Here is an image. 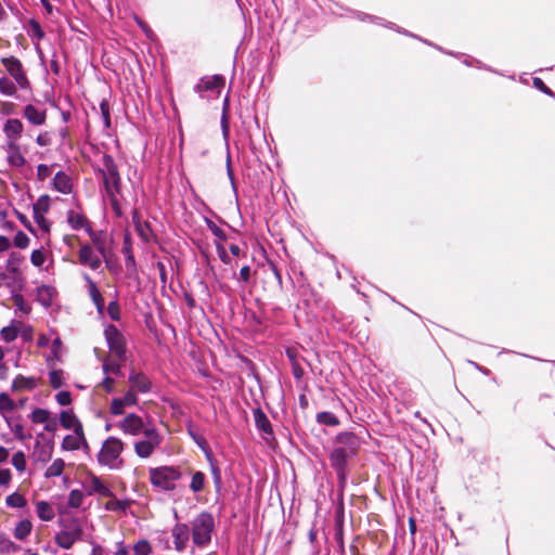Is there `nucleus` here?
Returning a JSON list of instances; mask_svg holds the SVG:
<instances>
[{"instance_id":"ddd939ff","label":"nucleus","mask_w":555,"mask_h":555,"mask_svg":"<svg viewBox=\"0 0 555 555\" xmlns=\"http://www.w3.org/2000/svg\"><path fill=\"white\" fill-rule=\"evenodd\" d=\"M23 124L20 119L10 118L3 125V133L7 142H18L23 132Z\"/></svg>"},{"instance_id":"c85d7f7f","label":"nucleus","mask_w":555,"mask_h":555,"mask_svg":"<svg viewBox=\"0 0 555 555\" xmlns=\"http://www.w3.org/2000/svg\"><path fill=\"white\" fill-rule=\"evenodd\" d=\"M224 85V79L221 76H211L202 80L201 87L206 90H220Z\"/></svg>"},{"instance_id":"2eb2a0df","label":"nucleus","mask_w":555,"mask_h":555,"mask_svg":"<svg viewBox=\"0 0 555 555\" xmlns=\"http://www.w3.org/2000/svg\"><path fill=\"white\" fill-rule=\"evenodd\" d=\"M60 424L64 429L67 430H80L83 429L81 422L76 416L72 409L63 410L59 415Z\"/></svg>"},{"instance_id":"c9c22d12","label":"nucleus","mask_w":555,"mask_h":555,"mask_svg":"<svg viewBox=\"0 0 555 555\" xmlns=\"http://www.w3.org/2000/svg\"><path fill=\"white\" fill-rule=\"evenodd\" d=\"M129 506L127 501H120L112 498L105 503V509L111 512H125Z\"/></svg>"},{"instance_id":"a211bd4d","label":"nucleus","mask_w":555,"mask_h":555,"mask_svg":"<svg viewBox=\"0 0 555 555\" xmlns=\"http://www.w3.org/2000/svg\"><path fill=\"white\" fill-rule=\"evenodd\" d=\"M39 378L34 376L17 375L12 382V390L14 391H26L33 390L37 387Z\"/></svg>"},{"instance_id":"4d7b16f0","label":"nucleus","mask_w":555,"mask_h":555,"mask_svg":"<svg viewBox=\"0 0 555 555\" xmlns=\"http://www.w3.org/2000/svg\"><path fill=\"white\" fill-rule=\"evenodd\" d=\"M12 475L9 469H0V486H8L11 481Z\"/></svg>"},{"instance_id":"72a5a7b5","label":"nucleus","mask_w":555,"mask_h":555,"mask_svg":"<svg viewBox=\"0 0 555 555\" xmlns=\"http://www.w3.org/2000/svg\"><path fill=\"white\" fill-rule=\"evenodd\" d=\"M18 333L20 326L12 323L11 325L3 327L0 332V335L3 340L11 343L17 337Z\"/></svg>"},{"instance_id":"bb28decb","label":"nucleus","mask_w":555,"mask_h":555,"mask_svg":"<svg viewBox=\"0 0 555 555\" xmlns=\"http://www.w3.org/2000/svg\"><path fill=\"white\" fill-rule=\"evenodd\" d=\"M87 232L94 245V249H98L103 257H106V245L103 234L92 231L91 227H87Z\"/></svg>"},{"instance_id":"a19ab883","label":"nucleus","mask_w":555,"mask_h":555,"mask_svg":"<svg viewBox=\"0 0 555 555\" xmlns=\"http://www.w3.org/2000/svg\"><path fill=\"white\" fill-rule=\"evenodd\" d=\"M317 421L320 424L336 426L338 425L337 417L331 412H321L317 415Z\"/></svg>"},{"instance_id":"c756f323","label":"nucleus","mask_w":555,"mask_h":555,"mask_svg":"<svg viewBox=\"0 0 555 555\" xmlns=\"http://www.w3.org/2000/svg\"><path fill=\"white\" fill-rule=\"evenodd\" d=\"M50 202L51 198L49 195L39 196L36 203L33 205V212L46 215L50 209Z\"/></svg>"},{"instance_id":"f03ea898","label":"nucleus","mask_w":555,"mask_h":555,"mask_svg":"<svg viewBox=\"0 0 555 555\" xmlns=\"http://www.w3.org/2000/svg\"><path fill=\"white\" fill-rule=\"evenodd\" d=\"M338 447L331 454L332 465L338 469L343 468L347 459L353 455L359 448L358 438L350 433H343L337 437Z\"/></svg>"},{"instance_id":"680f3d73","label":"nucleus","mask_w":555,"mask_h":555,"mask_svg":"<svg viewBox=\"0 0 555 555\" xmlns=\"http://www.w3.org/2000/svg\"><path fill=\"white\" fill-rule=\"evenodd\" d=\"M57 429V424L54 420L49 418L48 422L44 423V430L48 433H54Z\"/></svg>"},{"instance_id":"603ef678","label":"nucleus","mask_w":555,"mask_h":555,"mask_svg":"<svg viewBox=\"0 0 555 555\" xmlns=\"http://www.w3.org/2000/svg\"><path fill=\"white\" fill-rule=\"evenodd\" d=\"M34 219L42 231H50L51 222L46 218V215L34 214Z\"/></svg>"},{"instance_id":"37998d69","label":"nucleus","mask_w":555,"mask_h":555,"mask_svg":"<svg viewBox=\"0 0 555 555\" xmlns=\"http://www.w3.org/2000/svg\"><path fill=\"white\" fill-rule=\"evenodd\" d=\"M12 465L18 470L24 472L26 469V457L24 452L18 451L12 456Z\"/></svg>"},{"instance_id":"2f4dec72","label":"nucleus","mask_w":555,"mask_h":555,"mask_svg":"<svg viewBox=\"0 0 555 555\" xmlns=\"http://www.w3.org/2000/svg\"><path fill=\"white\" fill-rule=\"evenodd\" d=\"M49 382L53 388H61L65 384L64 372L62 370L56 369L51 370L49 372Z\"/></svg>"},{"instance_id":"e2e57ef3","label":"nucleus","mask_w":555,"mask_h":555,"mask_svg":"<svg viewBox=\"0 0 555 555\" xmlns=\"http://www.w3.org/2000/svg\"><path fill=\"white\" fill-rule=\"evenodd\" d=\"M101 111H102V114H103V117H104V121H105V125L106 127L109 126V112H108V106L106 103H101Z\"/></svg>"},{"instance_id":"5701e85b","label":"nucleus","mask_w":555,"mask_h":555,"mask_svg":"<svg viewBox=\"0 0 555 555\" xmlns=\"http://www.w3.org/2000/svg\"><path fill=\"white\" fill-rule=\"evenodd\" d=\"M36 513L40 520L42 521H51L55 517V512L53 506L47 501H38L36 502Z\"/></svg>"},{"instance_id":"8fccbe9b","label":"nucleus","mask_w":555,"mask_h":555,"mask_svg":"<svg viewBox=\"0 0 555 555\" xmlns=\"http://www.w3.org/2000/svg\"><path fill=\"white\" fill-rule=\"evenodd\" d=\"M52 166L40 164L37 167V178L39 181H44L52 175Z\"/></svg>"},{"instance_id":"4c0bfd02","label":"nucleus","mask_w":555,"mask_h":555,"mask_svg":"<svg viewBox=\"0 0 555 555\" xmlns=\"http://www.w3.org/2000/svg\"><path fill=\"white\" fill-rule=\"evenodd\" d=\"M204 485H205V475L202 472L194 473L192 476V479H191L190 489L193 492H199L203 490Z\"/></svg>"},{"instance_id":"ea45409f","label":"nucleus","mask_w":555,"mask_h":555,"mask_svg":"<svg viewBox=\"0 0 555 555\" xmlns=\"http://www.w3.org/2000/svg\"><path fill=\"white\" fill-rule=\"evenodd\" d=\"M152 547L149 541L140 540L133 546V555H150Z\"/></svg>"},{"instance_id":"3c124183","label":"nucleus","mask_w":555,"mask_h":555,"mask_svg":"<svg viewBox=\"0 0 555 555\" xmlns=\"http://www.w3.org/2000/svg\"><path fill=\"white\" fill-rule=\"evenodd\" d=\"M255 416H256L257 427L263 431H269L270 423H269L268 418L266 417V415L262 412L258 411Z\"/></svg>"},{"instance_id":"864d4df0","label":"nucleus","mask_w":555,"mask_h":555,"mask_svg":"<svg viewBox=\"0 0 555 555\" xmlns=\"http://www.w3.org/2000/svg\"><path fill=\"white\" fill-rule=\"evenodd\" d=\"M107 313L109 314V317L113 319V320H119L120 318V310H119V306L116 301H112L108 304V307H107Z\"/></svg>"},{"instance_id":"052dcab7","label":"nucleus","mask_w":555,"mask_h":555,"mask_svg":"<svg viewBox=\"0 0 555 555\" xmlns=\"http://www.w3.org/2000/svg\"><path fill=\"white\" fill-rule=\"evenodd\" d=\"M11 247L9 237L0 235V253L7 251Z\"/></svg>"},{"instance_id":"c03bdc74","label":"nucleus","mask_w":555,"mask_h":555,"mask_svg":"<svg viewBox=\"0 0 555 555\" xmlns=\"http://www.w3.org/2000/svg\"><path fill=\"white\" fill-rule=\"evenodd\" d=\"M103 371H104V373L106 375H108V374L120 375L121 374L120 373V365L117 362H115V361H113L111 359L104 360V362H103Z\"/></svg>"},{"instance_id":"6ab92c4d","label":"nucleus","mask_w":555,"mask_h":555,"mask_svg":"<svg viewBox=\"0 0 555 555\" xmlns=\"http://www.w3.org/2000/svg\"><path fill=\"white\" fill-rule=\"evenodd\" d=\"M24 117L33 125H43L47 118L46 111L28 104L24 108Z\"/></svg>"},{"instance_id":"20e7f679","label":"nucleus","mask_w":555,"mask_h":555,"mask_svg":"<svg viewBox=\"0 0 555 555\" xmlns=\"http://www.w3.org/2000/svg\"><path fill=\"white\" fill-rule=\"evenodd\" d=\"M143 435V439L134 442L133 449L134 453L140 459H149L154 454L156 449L159 448L163 441V437L155 426L146 427L145 433Z\"/></svg>"},{"instance_id":"e433bc0d","label":"nucleus","mask_w":555,"mask_h":555,"mask_svg":"<svg viewBox=\"0 0 555 555\" xmlns=\"http://www.w3.org/2000/svg\"><path fill=\"white\" fill-rule=\"evenodd\" d=\"M65 463L62 459L54 460L46 472L47 477L60 476L64 470Z\"/></svg>"},{"instance_id":"7c9ffc66","label":"nucleus","mask_w":555,"mask_h":555,"mask_svg":"<svg viewBox=\"0 0 555 555\" xmlns=\"http://www.w3.org/2000/svg\"><path fill=\"white\" fill-rule=\"evenodd\" d=\"M15 408V402L9 397L8 393H0V413L3 417H5L8 413L14 411Z\"/></svg>"},{"instance_id":"393cba45","label":"nucleus","mask_w":555,"mask_h":555,"mask_svg":"<svg viewBox=\"0 0 555 555\" xmlns=\"http://www.w3.org/2000/svg\"><path fill=\"white\" fill-rule=\"evenodd\" d=\"M132 221L140 237L145 242L150 241L152 236L150 225L141 220L138 211L133 212Z\"/></svg>"},{"instance_id":"4468645a","label":"nucleus","mask_w":555,"mask_h":555,"mask_svg":"<svg viewBox=\"0 0 555 555\" xmlns=\"http://www.w3.org/2000/svg\"><path fill=\"white\" fill-rule=\"evenodd\" d=\"M171 534L173 538L175 548L178 552L183 551L186 547L190 539L189 527L183 524H177L172 528Z\"/></svg>"},{"instance_id":"a878e982","label":"nucleus","mask_w":555,"mask_h":555,"mask_svg":"<svg viewBox=\"0 0 555 555\" xmlns=\"http://www.w3.org/2000/svg\"><path fill=\"white\" fill-rule=\"evenodd\" d=\"M31 530V521L28 519H22L16 524L13 534L15 539L23 541L30 534Z\"/></svg>"},{"instance_id":"0e129e2a","label":"nucleus","mask_w":555,"mask_h":555,"mask_svg":"<svg viewBox=\"0 0 555 555\" xmlns=\"http://www.w3.org/2000/svg\"><path fill=\"white\" fill-rule=\"evenodd\" d=\"M240 276L244 282H248L250 278V267L245 266L240 271Z\"/></svg>"},{"instance_id":"bf43d9fd","label":"nucleus","mask_w":555,"mask_h":555,"mask_svg":"<svg viewBox=\"0 0 555 555\" xmlns=\"http://www.w3.org/2000/svg\"><path fill=\"white\" fill-rule=\"evenodd\" d=\"M102 387L107 391L112 392L114 390V379L109 376H106L102 382Z\"/></svg>"},{"instance_id":"39448f33","label":"nucleus","mask_w":555,"mask_h":555,"mask_svg":"<svg viewBox=\"0 0 555 555\" xmlns=\"http://www.w3.org/2000/svg\"><path fill=\"white\" fill-rule=\"evenodd\" d=\"M192 530L195 544L201 546L207 544L214 530V517L208 513H202L194 519Z\"/></svg>"},{"instance_id":"69168bd1","label":"nucleus","mask_w":555,"mask_h":555,"mask_svg":"<svg viewBox=\"0 0 555 555\" xmlns=\"http://www.w3.org/2000/svg\"><path fill=\"white\" fill-rule=\"evenodd\" d=\"M12 430L14 433V435L20 438V439H25L26 436L24 435V429H23V426L21 424H16L12 427Z\"/></svg>"},{"instance_id":"f3484780","label":"nucleus","mask_w":555,"mask_h":555,"mask_svg":"<svg viewBox=\"0 0 555 555\" xmlns=\"http://www.w3.org/2000/svg\"><path fill=\"white\" fill-rule=\"evenodd\" d=\"M53 189L62 194H70L73 191V182L70 177L64 171H59L54 175Z\"/></svg>"},{"instance_id":"13d9d810","label":"nucleus","mask_w":555,"mask_h":555,"mask_svg":"<svg viewBox=\"0 0 555 555\" xmlns=\"http://www.w3.org/2000/svg\"><path fill=\"white\" fill-rule=\"evenodd\" d=\"M114 554L115 555H128L129 552H128V548L127 546L122 543V542H117L115 544V551H114Z\"/></svg>"},{"instance_id":"4be33fe9","label":"nucleus","mask_w":555,"mask_h":555,"mask_svg":"<svg viewBox=\"0 0 555 555\" xmlns=\"http://www.w3.org/2000/svg\"><path fill=\"white\" fill-rule=\"evenodd\" d=\"M103 179L107 192L113 195V189H116L119 182L117 168L113 164L107 166V171L104 173Z\"/></svg>"},{"instance_id":"cd10ccee","label":"nucleus","mask_w":555,"mask_h":555,"mask_svg":"<svg viewBox=\"0 0 555 555\" xmlns=\"http://www.w3.org/2000/svg\"><path fill=\"white\" fill-rule=\"evenodd\" d=\"M54 293V288L50 286H40L37 289V299L42 306L49 307L52 304Z\"/></svg>"},{"instance_id":"9d476101","label":"nucleus","mask_w":555,"mask_h":555,"mask_svg":"<svg viewBox=\"0 0 555 555\" xmlns=\"http://www.w3.org/2000/svg\"><path fill=\"white\" fill-rule=\"evenodd\" d=\"M102 258L104 257L98 249L89 244L81 245L79 248V262L91 270H98L101 267Z\"/></svg>"},{"instance_id":"9b49d317","label":"nucleus","mask_w":555,"mask_h":555,"mask_svg":"<svg viewBox=\"0 0 555 555\" xmlns=\"http://www.w3.org/2000/svg\"><path fill=\"white\" fill-rule=\"evenodd\" d=\"M1 62L7 72L14 78L21 88L25 89L28 87V79L22 69L21 62L17 59L10 56L2 59Z\"/></svg>"},{"instance_id":"f704fd0d","label":"nucleus","mask_w":555,"mask_h":555,"mask_svg":"<svg viewBox=\"0 0 555 555\" xmlns=\"http://www.w3.org/2000/svg\"><path fill=\"white\" fill-rule=\"evenodd\" d=\"M30 420L33 423H36V424H44L46 422L49 421V418L51 417V414L48 410L46 409H41V408H36L31 414H30Z\"/></svg>"},{"instance_id":"473e14b6","label":"nucleus","mask_w":555,"mask_h":555,"mask_svg":"<svg viewBox=\"0 0 555 555\" xmlns=\"http://www.w3.org/2000/svg\"><path fill=\"white\" fill-rule=\"evenodd\" d=\"M5 504L9 507L23 508L26 506L27 501L24 495H22L17 492H14V493L10 494L9 496H7Z\"/></svg>"},{"instance_id":"7ed1b4c3","label":"nucleus","mask_w":555,"mask_h":555,"mask_svg":"<svg viewBox=\"0 0 555 555\" xmlns=\"http://www.w3.org/2000/svg\"><path fill=\"white\" fill-rule=\"evenodd\" d=\"M124 443L119 438L108 437L102 444L98 454V461L101 465L111 469H117L122 464L121 452Z\"/></svg>"},{"instance_id":"dca6fc26","label":"nucleus","mask_w":555,"mask_h":555,"mask_svg":"<svg viewBox=\"0 0 555 555\" xmlns=\"http://www.w3.org/2000/svg\"><path fill=\"white\" fill-rule=\"evenodd\" d=\"M130 388L128 390H133L138 395V392L146 393L151 390V382L150 379L140 373H132L129 376Z\"/></svg>"},{"instance_id":"de8ad7c7","label":"nucleus","mask_w":555,"mask_h":555,"mask_svg":"<svg viewBox=\"0 0 555 555\" xmlns=\"http://www.w3.org/2000/svg\"><path fill=\"white\" fill-rule=\"evenodd\" d=\"M22 260L23 257L21 255L12 253L8 259V269L11 272L16 273Z\"/></svg>"},{"instance_id":"412c9836","label":"nucleus","mask_w":555,"mask_h":555,"mask_svg":"<svg viewBox=\"0 0 555 555\" xmlns=\"http://www.w3.org/2000/svg\"><path fill=\"white\" fill-rule=\"evenodd\" d=\"M8 162L15 167H21L25 164V158L20 152L17 142H7Z\"/></svg>"},{"instance_id":"6e6552de","label":"nucleus","mask_w":555,"mask_h":555,"mask_svg":"<svg viewBox=\"0 0 555 555\" xmlns=\"http://www.w3.org/2000/svg\"><path fill=\"white\" fill-rule=\"evenodd\" d=\"M104 334L109 348L111 356L119 360H125L126 343L122 334L114 325H108L105 328Z\"/></svg>"},{"instance_id":"1a4fd4ad","label":"nucleus","mask_w":555,"mask_h":555,"mask_svg":"<svg viewBox=\"0 0 555 555\" xmlns=\"http://www.w3.org/2000/svg\"><path fill=\"white\" fill-rule=\"evenodd\" d=\"M138 396L133 390H127L122 396L115 397L111 400L108 412L114 416H122L126 410L138 404Z\"/></svg>"},{"instance_id":"58836bf2","label":"nucleus","mask_w":555,"mask_h":555,"mask_svg":"<svg viewBox=\"0 0 555 555\" xmlns=\"http://www.w3.org/2000/svg\"><path fill=\"white\" fill-rule=\"evenodd\" d=\"M0 92L4 95H14L16 92L15 83L7 77L0 78Z\"/></svg>"},{"instance_id":"f257e3e1","label":"nucleus","mask_w":555,"mask_h":555,"mask_svg":"<svg viewBox=\"0 0 555 555\" xmlns=\"http://www.w3.org/2000/svg\"><path fill=\"white\" fill-rule=\"evenodd\" d=\"M151 485L160 491H173L182 474L178 467L163 465L149 469Z\"/></svg>"},{"instance_id":"49530a36","label":"nucleus","mask_w":555,"mask_h":555,"mask_svg":"<svg viewBox=\"0 0 555 555\" xmlns=\"http://www.w3.org/2000/svg\"><path fill=\"white\" fill-rule=\"evenodd\" d=\"M82 500H83V494L81 491H79V490L70 491L69 496H68L69 506L77 508L82 504Z\"/></svg>"},{"instance_id":"5fc2aeb1","label":"nucleus","mask_w":555,"mask_h":555,"mask_svg":"<svg viewBox=\"0 0 555 555\" xmlns=\"http://www.w3.org/2000/svg\"><path fill=\"white\" fill-rule=\"evenodd\" d=\"M91 486H92L93 491H95V492H99L101 494H108L109 493V490L107 489V487L104 486L102 483V481L100 479H98V478H93L92 479Z\"/></svg>"},{"instance_id":"774afa93","label":"nucleus","mask_w":555,"mask_h":555,"mask_svg":"<svg viewBox=\"0 0 555 555\" xmlns=\"http://www.w3.org/2000/svg\"><path fill=\"white\" fill-rule=\"evenodd\" d=\"M36 141L40 146H46L49 144V135L47 133H41L37 137Z\"/></svg>"},{"instance_id":"338daca9","label":"nucleus","mask_w":555,"mask_h":555,"mask_svg":"<svg viewBox=\"0 0 555 555\" xmlns=\"http://www.w3.org/2000/svg\"><path fill=\"white\" fill-rule=\"evenodd\" d=\"M533 86L545 93H550V90L546 88V86L540 78L533 79Z\"/></svg>"},{"instance_id":"6e6d98bb","label":"nucleus","mask_w":555,"mask_h":555,"mask_svg":"<svg viewBox=\"0 0 555 555\" xmlns=\"http://www.w3.org/2000/svg\"><path fill=\"white\" fill-rule=\"evenodd\" d=\"M52 353L55 359H60L62 350V341L59 336L52 340L51 345Z\"/></svg>"},{"instance_id":"f8f14e48","label":"nucleus","mask_w":555,"mask_h":555,"mask_svg":"<svg viewBox=\"0 0 555 555\" xmlns=\"http://www.w3.org/2000/svg\"><path fill=\"white\" fill-rule=\"evenodd\" d=\"M61 446L62 449L66 451L79 450L81 447L88 448L83 429L72 430V434H68L63 438Z\"/></svg>"},{"instance_id":"aec40b11","label":"nucleus","mask_w":555,"mask_h":555,"mask_svg":"<svg viewBox=\"0 0 555 555\" xmlns=\"http://www.w3.org/2000/svg\"><path fill=\"white\" fill-rule=\"evenodd\" d=\"M85 280L88 284L89 295H90L93 304L95 305L98 312L100 314H103L104 299H103L101 292L99 291L95 283L91 280V278L89 275L86 274Z\"/></svg>"},{"instance_id":"79ce46f5","label":"nucleus","mask_w":555,"mask_h":555,"mask_svg":"<svg viewBox=\"0 0 555 555\" xmlns=\"http://www.w3.org/2000/svg\"><path fill=\"white\" fill-rule=\"evenodd\" d=\"M46 260H47V256L42 249H35L31 251L30 262L36 268H41L42 264L46 262Z\"/></svg>"},{"instance_id":"b1692460","label":"nucleus","mask_w":555,"mask_h":555,"mask_svg":"<svg viewBox=\"0 0 555 555\" xmlns=\"http://www.w3.org/2000/svg\"><path fill=\"white\" fill-rule=\"evenodd\" d=\"M67 222L74 230H80L86 229L87 227H90L89 221L87 218L77 210H69L67 212Z\"/></svg>"},{"instance_id":"0eeeda50","label":"nucleus","mask_w":555,"mask_h":555,"mask_svg":"<svg viewBox=\"0 0 555 555\" xmlns=\"http://www.w3.org/2000/svg\"><path fill=\"white\" fill-rule=\"evenodd\" d=\"M82 537V527L81 525L73 520L68 526L63 527L55 534V543L64 548L69 550L78 540Z\"/></svg>"},{"instance_id":"a18cd8bd","label":"nucleus","mask_w":555,"mask_h":555,"mask_svg":"<svg viewBox=\"0 0 555 555\" xmlns=\"http://www.w3.org/2000/svg\"><path fill=\"white\" fill-rule=\"evenodd\" d=\"M29 242H30L29 237L23 231H17L16 234L14 235L13 243L17 248L24 249V248L28 247Z\"/></svg>"},{"instance_id":"09e8293b","label":"nucleus","mask_w":555,"mask_h":555,"mask_svg":"<svg viewBox=\"0 0 555 555\" xmlns=\"http://www.w3.org/2000/svg\"><path fill=\"white\" fill-rule=\"evenodd\" d=\"M55 401L61 406H68L72 404V395L69 391H60L55 395Z\"/></svg>"},{"instance_id":"423d86ee","label":"nucleus","mask_w":555,"mask_h":555,"mask_svg":"<svg viewBox=\"0 0 555 555\" xmlns=\"http://www.w3.org/2000/svg\"><path fill=\"white\" fill-rule=\"evenodd\" d=\"M154 426L150 420L146 422L144 418L135 413H127L115 423V427L118 428L124 435L138 436L141 433H145L146 427Z\"/></svg>"}]
</instances>
